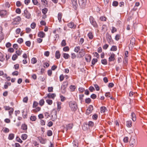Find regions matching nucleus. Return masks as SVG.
<instances>
[{"label":"nucleus","instance_id":"obj_1","mask_svg":"<svg viewBox=\"0 0 147 147\" xmlns=\"http://www.w3.org/2000/svg\"><path fill=\"white\" fill-rule=\"evenodd\" d=\"M69 105L70 109L72 111L75 112L78 108L77 103L75 101H70L69 102Z\"/></svg>","mask_w":147,"mask_h":147},{"label":"nucleus","instance_id":"obj_2","mask_svg":"<svg viewBox=\"0 0 147 147\" xmlns=\"http://www.w3.org/2000/svg\"><path fill=\"white\" fill-rule=\"evenodd\" d=\"M89 20L90 24L95 28L98 27V25L94 18L92 16H90L89 18Z\"/></svg>","mask_w":147,"mask_h":147},{"label":"nucleus","instance_id":"obj_3","mask_svg":"<svg viewBox=\"0 0 147 147\" xmlns=\"http://www.w3.org/2000/svg\"><path fill=\"white\" fill-rule=\"evenodd\" d=\"M52 120V121H55L57 118V111L56 110L54 109L52 111L51 113Z\"/></svg>","mask_w":147,"mask_h":147},{"label":"nucleus","instance_id":"obj_4","mask_svg":"<svg viewBox=\"0 0 147 147\" xmlns=\"http://www.w3.org/2000/svg\"><path fill=\"white\" fill-rule=\"evenodd\" d=\"M8 15L7 12L5 10H1L0 11V15L2 17L6 18L7 17Z\"/></svg>","mask_w":147,"mask_h":147},{"label":"nucleus","instance_id":"obj_5","mask_svg":"<svg viewBox=\"0 0 147 147\" xmlns=\"http://www.w3.org/2000/svg\"><path fill=\"white\" fill-rule=\"evenodd\" d=\"M21 20V18L19 16H18L13 19V24H18Z\"/></svg>","mask_w":147,"mask_h":147},{"label":"nucleus","instance_id":"obj_6","mask_svg":"<svg viewBox=\"0 0 147 147\" xmlns=\"http://www.w3.org/2000/svg\"><path fill=\"white\" fill-rule=\"evenodd\" d=\"M93 110V106L92 105H90L86 110V113L87 115H89L90 114Z\"/></svg>","mask_w":147,"mask_h":147},{"label":"nucleus","instance_id":"obj_7","mask_svg":"<svg viewBox=\"0 0 147 147\" xmlns=\"http://www.w3.org/2000/svg\"><path fill=\"white\" fill-rule=\"evenodd\" d=\"M24 16L27 19H29L31 17L30 14L26 9L24 11Z\"/></svg>","mask_w":147,"mask_h":147},{"label":"nucleus","instance_id":"obj_8","mask_svg":"<svg viewBox=\"0 0 147 147\" xmlns=\"http://www.w3.org/2000/svg\"><path fill=\"white\" fill-rule=\"evenodd\" d=\"M67 26L69 28L74 29H75L76 27V25L73 22L69 23L67 24Z\"/></svg>","mask_w":147,"mask_h":147},{"label":"nucleus","instance_id":"obj_9","mask_svg":"<svg viewBox=\"0 0 147 147\" xmlns=\"http://www.w3.org/2000/svg\"><path fill=\"white\" fill-rule=\"evenodd\" d=\"M91 55L89 54H86L85 56V59L87 62H90L91 61Z\"/></svg>","mask_w":147,"mask_h":147},{"label":"nucleus","instance_id":"obj_10","mask_svg":"<svg viewBox=\"0 0 147 147\" xmlns=\"http://www.w3.org/2000/svg\"><path fill=\"white\" fill-rule=\"evenodd\" d=\"M71 1L74 8L75 10L76 9L78 6L77 3V0H71Z\"/></svg>","mask_w":147,"mask_h":147},{"label":"nucleus","instance_id":"obj_11","mask_svg":"<svg viewBox=\"0 0 147 147\" xmlns=\"http://www.w3.org/2000/svg\"><path fill=\"white\" fill-rule=\"evenodd\" d=\"M135 40L134 38L132 37L131 38V39L130 40V44L129 45V46L132 47L135 44Z\"/></svg>","mask_w":147,"mask_h":147},{"label":"nucleus","instance_id":"obj_12","mask_svg":"<svg viewBox=\"0 0 147 147\" xmlns=\"http://www.w3.org/2000/svg\"><path fill=\"white\" fill-rule=\"evenodd\" d=\"M115 55L113 53L112 54H111L109 58V61H114L115 59Z\"/></svg>","mask_w":147,"mask_h":147},{"label":"nucleus","instance_id":"obj_13","mask_svg":"<svg viewBox=\"0 0 147 147\" xmlns=\"http://www.w3.org/2000/svg\"><path fill=\"white\" fill-rule=\"evenodd\" d=\"M45 36V33L42 31H40L38 34V36L41 38H44Z\"/></svg>","mask_w":147,"mask_h":147},{"label":"nucleus","instance_id":"obj_14","mask_svg":"<svg viewBox=\"0 0 147 147\" xmlns=\"http://www.w3.org/2000/svg\"><path fill=\"white\" fill-rule=\"evenodd\" d=\"M56 96V95L54 93H49L47 95V97L49 98L54 99Z\"/></svg>","mask_w":147,"mask_h":147},{"label":"nucleus","instance_id":"obj_15","mask_svg":"<svg viewBox=\"0 0 147 147\" xmlns=\"http://www.w3.org/2000/svg\"><path fill=\"white\" fill-rule=\"evenodd\" d=\"M61 56V54L60 52L58 51H56L55 53V57L57 59L60 58Z\"/></svg>","mask_w":147,"mask_h":147},{"label":"nucleus","instance_id":"obj_16","mask_svg":"<svg viewBox=\"0 0 147 147\" xmlns=\"http://www.w3.org/2000/svg\"><path fill=\"white\" fill-rule=\"evenodd\" d=\"M62 16V13H59L58 14V19L59 22H61V19Z\"/></svg>","mask_w":147,"mask_h":147},{"label":"nucleus","instance_id":"obj_17","mask_svg":"<svg viewBox=\"0 0 147 147\" xmlns=\"http://www.w3.org/2000/svg\"><path fill=\"white\" fill-rule=\"evenodd\" d=\"M79 53L80 55V57H83L85 54V52L84 50L83 49H82L81 51L79 52Z\"/></svg>","mask_w":147,"mask_h":147},{"label":"nucleus","instance_id":"obj_18","mask_svg":"<svg viewBox=\"0 0 147 147\" xmlns=\"http://www.w3.org/2000/svg\"><path fill=\"white\" fill-rule=\"evenodd\" d=\"M107 111L106 108L105 107H102L100 108V112L101 113H104Z\"/></svg>","mask_w":147,"mask_h":147},{"label":"nucleus","instance_id":"obj_19","mask_svg":"<svg viewBox=\"0 0 147 147\" xmlns=\"http://www.w3.org/2000/svg\"><path fill=\"white\" fill-rule=\"evenodd\" d=\"M62 103L60 102H57V110L58 111H60L61 109V105Z\"/></svg>","mask_w":147,"mask_h":147},{"label":"nucleus","instance_id":"obj_20","mask_svg":"<svg viewBox=\"0 0 147 147\" xmlns=\"http://www.w3.org/2000/svg\"><path fill=\"white\" fill-rule=\"evenodd\" d=\"M131 119L134 121H135L136 120V116L135 114L132 112L131 114Z\"/></svg>","mask_w":147,"mask_h":147},{"label":"nucleus","instance_id":"obj_21","mask_svg":"<svg viewBox=\"0 0 147 147\" xmlns=\"http://www.w3.org/2000/svg\"><path fill=\"white\" fill-rule=\"evenodd\" d=\"M5 58L3 54L0 52V61H3L5 60Z\"/></svg>","mask_w":147,"mask_h":147},{"label":"nucleus","instance_id":"obj_22","mask_svg":"<svg viewBox=\"0 0 147 147\" xmlns=\"http://www.w3.org/2000/svg\"><path fill=\"white\" fill-rule=\"evenodd\" d=\"M14 111V109L13 108L9 110V115L10 116V118H12V115L13 113V112Z\"/></svg>","mask_w":147,"mask_h":147},{"label":"nucleus","instance_id":"obj_23","mask_svg":"<svg viewBox=\"0 0 147 147\" xmlns=\"http://www.w3.org/2000/svg\"><path fill=\"white\" fill-rule=\"evenodd\" d=\"M63 57L65 59H68L70 57L69 55L67 53H63Z\"/></svg>","mask_w":147,"mask_h":147},{"label":"nucleus","instance_id":"obj_24","mask_svg":"<svg viewBox=\"0 0 147 147\" xmlns=\"http://www.w3.org/2000/svg\"><path fill=\"white\" fill-rule=\"evenodd\" d=\"M73 125L72 124H69L67 125L66 127V129L67 130L70 129L72 128Z\"/></svg>","mask_w":147,"mask_h":147},{"label":"nucleus","instance_id":"obj_25","mask_svg":"<svg viewBox=\"0 0 147 147\" xmlns=\"http://www.w3.org/2000/svg\"><path fill=\"white\" fill-rule=\"evenodd\" d=\"M41 108L39 107L36 108L35 109L32 110L33 112L34 113H36L40 110Z\"/></svg>","mask_w":147,"mask_h":147},{"label":"nucleus","instance_id":"obj_26","mask_svg":"<svg viewBox=\"0 0 147 147\" xmlns=\"http://www.w3.org/2000/svg\"><path fill=\"white\" fill-rule=\"evenodd\" d=\"M132 121L131 120L127 121L126 125L128 127H130L131 126Z\"/></svg>","mask_w":147,"mask_h":147},{"label":"nucleus","instance_id":"obj_27","mask_svg":"<svg viewBox=\"0 0 147 147\" xmlns=\"http://www.w3.org/2000/svg\"><path fill=\"white\" fill-rule=\"evenodd\" d=\"M14 137V135L13 134H10L9 135L8 139L9 140H12Z\"/></svg>","mask_w":147,"mask_h":147},{"label":"nucleus","instance_id":"obj_28","mask_svg":"<svg viewBox=\"0 0 147 147\" xmlns=\"http://www.w3.org/2000/svg\"><path fill=\"white\" fill-rule=\"evenodd\" d=\"M80 4L85 5L86 2V0H79Z\"/></svg>","mask_w":147,"mask_h":147},{"label":"nucleus","instance_id":"obj_29","mask_svg":"<svg viewBox=\"0 0 147 147\" xmlns=\"http://www.w3.org/2000/svg\"><path fill=\"white\" fill-rule=\"evenodd\" d=\"M130 145L132 147L135 144V140L134 139H131L130 142Z\"/></svg>","mask_w":147,"mask_h":147},{"label":"nucleus","instance_id":"obj_30","mask_svg":"<svg viewBox=\"0 0 147 147\" xmlns=\"http://www.w3.org/2000/svg\"><path fill=\"white\" fill-rule=\"evenodd\" d=\"M88 38L90 39H92L93 37V34L92 32H89L88 34Z\"/></svg>","mask_w":147,"mask_h":147},{"label":"nucleus","instance_id":"obj_31","mask_svg":"<svg viewBox=\"0 0 147 147\" xmlns=\"http://www.w3.org/2000/svg\"><path fill=\"white\" fill-rule=\"evenodd\" d=\"M45 103V101L43 99H42L40 100L39 101V105L41 106H42V105H44Z\"/></svg>","mask_w":147,"mask_h":147},{"label":"nucleus","instance_id":"obj_32","mask_svg":"<svg viewBox=\"0 0 147 147\" xmlns=\"http://www.w3.org/2000/svg\"><path fill=\"white\" fill-rule=\"evenodd\" d=\"M37 61L35 57H33L32 58L31 60V63L32 64H34L36 63Z\"/></svg>","mask_w":147,"mask_h":147},{"label":"nucleus","instance_id":"obj_33","mask_svg":"<svg viewBox=\"0 0 147 147\" xmlns=\"http://www.w3.org/2000/svg\"><path fill=\"white\" fill-rule=\"evenodd\" d=\"M21 128L23 130H26L27 129V126L26 125L24 124L22 125Z\"/></svg>","mask_w":147,"mask_h":147},{"label":"nucleus","instance_id":"obj_34","mask_svg":"<svg viewBox=\"0 0 147 147\" xmlns=\"http://www.w3.org/2000/svg\"><path fill=\"white\" fill-rule=\"evenodd\" d=\"M27 137V135L26 134H23L21 136L22 139L23 140H26Z\"/></svg>","mask_w":147,"mask_h":147},{"label":"nucleus","instance_id":"obj_35","mask_svg":"<svg viewBox=\"0 0 147 147\" xmlns=\"http://www.w3.org/2000/svg\"><path fill=\"white\" fill-rule=\"evenodd\" d=\"M70 88L71 91H74L76 88V86L75 85H71L70 86Z\"/></svg>","mask_w":147,"mask_h":147},{"label":"nucleus","instance_id":"obj_36","mask_svg":"<svg viewBox=\"0 0 147 147\" xmlns=\"http://www.w3.org/2000/svg\"><path fill=\"white\" fill-rule=\"evenodd\" d=\"M30 120L32 121H35L36 119V116L33 115L31 116L30 117Z\"/></svg>","mask_w":147,"mask_h":147},{"label":"nucleus","instance_id":"obj_37","mask_svg":"<svg viewBox=\"0 0 147 147\" xmlns=\"http://www.w3.org/2000/svg\"><path fill=\"white\" fill-rule=\"evenodd\" d=\"M79 96V99L81 101V102L82 103L83 100V98L84 96V95L83 94H80Z\"/></svg>","mask_w":147,"mask_h":147},{"label":"nucleus","instance_id":"obj_38","mask_svg":"<svg viewBox=\"0 0 147 147\" xmlns=\"http://www.w3.org/2000/svg\"><path fill=\"white\" fill-rule=\"evenodd\" d=\"M80 47L79 46H77L74 49V51L76 53L78 52L80 50Z\"/></svg>","mask_w":147,"mask_h":147},{"label":"nucleus","instance_id":"obj_39","mask_svg":"<svg viewBox=\"0 0 147 147\" xmlns=\"http://www.w3.org/2000/svg\"><path fill=\"white\" fill-rule=\"evenodd\" d=\"M69 50V48L68 46L65 47L63 48V51L65 52L68 51Z\"/></svg>","mask_w":147,"mask_h":147},{"label":"nucleus","instance_id":"obj_40","mask_svg":"<svg viewBox=\"0 0 147 147\" xmlns=\"http://www.w3.org/2000/svg\"><path fill=\"white\" fill-rule=\"evenodd\" d=\"M53 133L51 130H48L47 131V135L49 136H50L52 135Z\"/></svg>","mask_w":147,"mask_h":147},{"label":"nucleus","instance_id":"obj_41","mask_svg":"<svg viewBox=\"0 0 147 147\" xmlns=\"http://www.w3.org/2000/svg\"><path fill=\"white\" fill-rule=\"evenodd\" d=\"M105 96L107 97H110L111 99H113L112 97H111V94L110 92H106L105 94Z\"/></svg>","mask_w":147,"mask_h":147},{"label":"nucleus","instance_id":"obj_42","mask_svg":"<svg viewBox=\"0 0 147 147\" xmlns=\"http://www.w3.org/2000/svg\"><path fill=\"white\" fill-rule=\"evenodd\" d=\"M98 60L97 59H93L92 61V65H94L97 62Z\"/></svg>","mask_w":147,"mask_h":147},{"label":"nucleus","instance_id":"obj_43","mask_svg":"<svg viewBox=\"0 0 147 147\" xmlns=\"http://www.w3.org/2000/svg\"><path fill=\"white\" fill-rule=\"evenodd\" d=\"M102 63L105 65H107V61L106 59H104L101 60Z\"/></svg>","mask_w":147,"mask_h":147},{"label":"nucleus","instance_id":"obj_44","mask_svg":"<svg viewBox=\"0 0 147 147\" xmlns=\"http://www.w3.org/2000/svg\"><path fill=\"white\" fill-rule=\"evenodd\" d=\"M91 101V99L90 98H86L85 99V102L87 104H89Z\"/></svg>","mask_w":147,"mask_h":147},{"label":"nucleus","instance_id":"obj_45","mask_svg":"<svg viewBox=\"0 0 147 147\" xmlns=\"http://www.w3.org/2000/svg\"><path fill=\"white\" fill-rule=\"evenodd\" d=\"M44 115L46 119H47L50 117V114L48 112H45L44 113Z\"/></svg>","mask_w":147,"mask_h":147},{"label":"nucleus","instance_id":"obj_46","mask_svg":"<svg viewBox=\"0 0 147 147\" xmlns=\"http://www.w3.org/2000/svg\"><path fill=\"white\" fill-rule=\"evenodd\" d=\"M38 103L36 101H34L33 105V108H36L38 105Z\"/></svg>","mask_w":147,"mask_h":147},{"label":"nucleus","instance_id":"obj_47","mask_svg":"<svg viewBox=\"0 0 147 147\" xmlns=\"http://www.w3.org/2000/svg\"><path fill=\"white\" fill-rule=\"evenodd\" d=\"M46 102L49 105H51L53 103V101L50 99H47L46 100Z\"/></svg>","mask_w":147,"mask_h":147},{"label":"nucleus","instance_id":"obj_48","mask_svg":"<svg viewBox=\"0 0 147 147\" xmlns=\"http://www.w3.org/2000/svg\"><path fill=\"white\" fill-rule=\"evenodd\" d=\"M98 117V115L97 114H95L92 116V119L94 120H96L97 119Z\"/></svg>","mask_w":147,"mask_h":147},{"label":"nucleus","instance_id":"obj_49","mask_svg":"<svg viewBox=\"0 0 147 147\" xmlns=\"http://www.w3.org/2000/svg\"><path fill=\"white\" fill-rule=\"evenodd\" d=\"M117 47L115 46H113L111 47V50L113 51H115L117 50Z\"/></svg>","mask_w":147,"mask_h":147},{"label":"nucleus","instance_id":"obj_50","mask_svg":"<svg viewBox=\"0 0 147 147\" xmlns=\"http://www.w3.org/2000/svg\"><path fill=\"white\" fill-rule=\"evenodd\" d=\"M66 45V43L65 40H62L61 42V45L63 47H64Z\"/></svg>","mask_w":147,"mask_h":147},{"label":"nucleus","instance_id":"obj_51","mask_svg":"<svg viewBox=\"0 0 147 147\" xmlns=\"http://www.w3.org/2000/svg\"><path fill=\"white\" fill-rule=\"evenodd\" d=\"M18 57V55L16 54H15L13 55L12 59L13 61H15L17 59Z\"/></svg>","mask_w":147,"mask_h":147},{"label":"nucleus","instance_id":"obj_52","mask_svg":"<svg viewBox=\"0 0 147 147\" xmlns=\"http://www.w3.org/2000/svg\"><path fill=\"white\" fill-rule=\"evenodd\" d=\"M80 93H82L84 92V91L85 90V89L84 88L80 87L78 89Z\"/></svg>","mask_w":147,"mask_h":147},{"label":"nucleus","instance_id":"obj_53","mask_svg":"<svg viewBox=\"0 0 147 147\" xmlns=\"http://www.w3.org/2000/svg\"><path fill=\"white\" fill-rule=\"evenodd\" d=\"M3 132L5 133H8L9 131V129L8 128L5 127L3 129Z\"/></svg>","mask_w":147,"mask_h":147},{"label":"nucleus","instance_id":"obj_54","mask_svg":"<svg viewBox=\"0 0 147 147\" xmlns=\"http://www.w3.org/2000/svg\"><path fill=\"white\" fill-rule=\"evenodd\" d=\"M64 78V76L63 74H61L60 75L59 77L60 81L61 82L63 80Z\"/></svg>","mask_w":147,"mask_h":147},{"label":"nucleus","instance_id":"obj_55","mask_svg":"<svg viewBox=\"0 0 147 147\" xmlns=\"http://www.w3.org/2000/svg\"><path fill=\"white\" fill-rule=\"evenodd\" d=\"M36 26V24L34 22H33L31 24V27L32 29H34L35 28Z\"/></svg>","mask_w":147,"mask_h":147},{"label":"nucleus","instance_id":"obj_56","mask_svg":"<svg viewBox=\"0 0 147 147\" xmlns=\"http://www.w3.org/2000/svg\"><path fill=\"white\" fill-rule=\"evenodd\" d=\"M88 125L89 127H92L94 125V123L92 121H90L88 122Z\"/></svg>","mask_w":147,"mask_h":147},{"label":"nucleus","instance_id":"obj_57","mask_svg":"<svg viewBox=\"0 0 147 147\" xmlns=\"http://www.w3.org/2000/svg\"><path fill=\"white\" fill-rule=\"evenodd\" d=\"M107 18L104 16H102L100 18V19L102 21H105L106 20Z\"/></svg>","mask_w":147,"mask_h":147},{"label":"nucleus","instance_id":"obj_58","mask_svg":"<svg viewBox=\"0 0 147 147\" xmlns=\"http://www.w3.org/2000/svg\"><path fill=\"white\" fill-rule=\"evenodd\" d=\"M47 9L46 8H45L42 10V13L44 14H45L47 11Z\"/></svg>","mask_w":147,"mask_h":147},{"label":"nucleus","instance_id":"obj_59","mask_svg":"<svg viewBox=\"0 0 147 147\" xmlns=\"http://www.w3.org/2000/svg\"><path fill=\"white\" fill-rule=\"evenodd\" d=\"M16 12L17 13L20 14L21 13V9L19 8H18L16 9Z\"/></svg>","mask_w":147,"mask_h":147},{"label":"nucleus","instance_id":"obj_60","mask_svg":"<svg viewBox=\"0 0 147 147\" xmlns=\"http://www.w3.org/2000/svg\"><path fill=\"white\" fill-rule=\"evenodd\" d=\"M32 1L34 5H38V2L37 0H32Z\"/></svg>","mask_w":147,"mask_h":147},{"label":"nucleus","instance_id":"obj_61","mask_svg":"<svg viewBox=\"0 0 147 147\" xmlns=\"http://www.w3.org/2000/svg\"><path fill=\"white\" fill-rule=\"evenodd\" d=\"M40 124L44 126L45 124V121L44 120L41 119L40 121Z\"/></svg>","mask_w":147,"mask_h":147},{"label":"nucleus","instance_id":"obj_62","mask_svg":"<svg viewBox=\"0 0 147 147\" xmlns=\"http://www.w3.org/2000/svg\"><path fill=\"white\" fill-rule=\"evenodd\" d=\"M28 100V98L27 96L24 97L23 99V101L25 103H27Z\"/></svg>","mask_w":147,"mask_h":147},{"label":"nucleus","instance_id":"obj_63","mask_svg":"<svg viewBox=\"0 0 147 147\" xmlns=\"http://www.w3.org/2000/svg\"><path fill=\"white\" fill-rule=\"evenodd\" d=\"M76 56L75 54L74 53H71V57L72 59H74L76 58Z\"/></svg>","mask_w":147,"mask_h":147},{"label":"nucleus","instance_id":"obj_64","mask_svg":"<svg viewBox=\"0 0 147 147\" xmlns=\"http://www.w3.org/2000/svg\"><path fill=\"white\" fill-rule=\"evenodd\" d=\"M16 5L17 7H20L22 5V3L20 1H18L16 2Z\"/></svg>","mask_w":147,"mask_h":147}]
</instances>
